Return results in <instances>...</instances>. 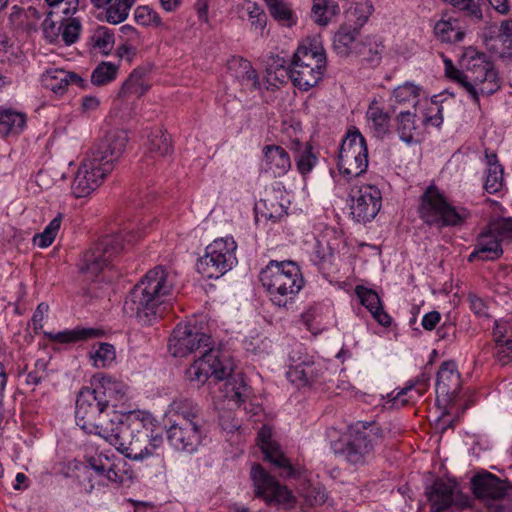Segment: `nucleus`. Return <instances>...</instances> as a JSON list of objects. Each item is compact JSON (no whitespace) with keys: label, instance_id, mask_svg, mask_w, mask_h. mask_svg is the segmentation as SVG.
I'll return each instance as SVG.
<instances>
[{"label":"nucleus","instance_id":"nucleus-1","mask_svg":"<svg viewBox=\"0 0 512 512\" xmlns=\"http://www.w3.org/2000/svg\"><path fill=\"white\" fill-rule=\"evenodd\" d=\"M169 351L174 357H185L198 352L200 357L187 369L186 376L191 382L204 384L210 377L225 380V397L236 404L248 398V387L240 373H233L234 364L229 355L212 347L211 336L200 332L191 324L179 323L169 338Z\"/></svg>","mask_w":512,"mask_h":512},{"label":"nucleus","instance_id":"nucleus-2","mask_svg":"<svg viewBox=\"0 0 512 512\" xmlns=\"http://www.w3.org/2000/svg\"><path fill=\"white\" fill-rule=\"evenodd\" d=\"M175 275L162 266L149 270L127 294L123 311L142 325H151L163 314V304L173 294Z\"/></svg>","mask_w":512,"mask_h":512},{"label":"nucleus","instance_id":"nucleus-3","mask_svg":"<svg viewBox=\"0 0 512 512\" xmlns=\"http://www.w3.org/2000/svg\"><path fill=\"white\" fill-rule=\"evenodd\" d=\"M175 275L162 266L149 270L127 294L123 311L142 325H151L163 314V304L173 294Z\"/></svg>","mask_w":512,"mask_h":512},{"label":"nucleus","instance_id":"nucleus-4","mask_svg":"<svg viewBox=\"0 0 512 512\" xmlns=\"http://www.w3.org/2000/svg\"><path fill=\"white\" fill-rule=\"evenodd\" d=\"M128 413L108 410L91 387H83L76 399V424L86 433L95 434L111 445L119 438L127 440L131 426H123Z\"/></svg>","mask_w":512,"mask_h":512},{"label":"nucleus","instance_id":"nucleus-5","mask_svg":"<svg viewBox=\"0 0 512 512\" xmlns=\"http://www.w3.org/2000/svg\"><path fill=\"white\" fill-rule=\"evenodd\" d=\"M259 279L273 304L279 307H285L304 285L300 268L293 261H269Z\"/></svg>","mask_w":512,"mask_h":512},{"label":"nucleus","instance_id":"nucleus-6","mask_svg":"<svg viewBox=\"0 0 512 512\" xmlns=\"http://www.w3.org/2000/svg\"><path fill=\"white\" fill-rule=\"evenodd\" d=\"M152 421L153 417L148 412H129L123 426H131L129 429L130 435L127 436L125 441L119 438L117 443H113L112 446L132 460H143L153 456L162 445L163 438L156 436L149 439L145 427L147 424H152Z\"/></svg>","mask_w":512,"mask_h":512},{"label":"nucleus","instance_id":"nucleus-7","mask_svg":"<svg viewBox=\"0 0 512 512\" xmlns=\"http://www.w3.org/2000/svg\"><path fill=\"white\" fill-rule=\"evenodd\" d=\"M382 438L383 430L376 422L359 421L349 427L339 453L349 464L363 466L374 458Z\"/></svg>","mask_w":512,"mask_h":512},{"label":"nucleus","instance_id":"nucleus-8","mask_svg":"<svg viewBox=\"0 0 512 512\" xmlns=\"http://www.w3.org/2000/svg\"><path fill=\"white\" fill-rule=\"evenodd\" d=\"M139 237L133 232L103 236L83 254L79 263L80 272L89 278L98 276Z\"/></svg>","mask_w":512,"mask_h":512},{"label":"nucleus","instance_id":"nucleus-9","mask_svg":"<svg viewBox=\"0 0 512 512\" xmlns=\"http://www.w3.org/2000/svg\"><path fill=\"white\" fill-rule=\"evenodd\" d=\"M420 218L429 226L437 228L462 225L471 213L464 207L451 205L435 186H429L420 197Z\"/></svg>","mask_w":512,"mask_h":512},{"label":"nucleus","instance_id":"nucleus-10","mask_svg":"<svg viewBox=\"0 0 512 512\" xmlns=\"http://www.w3.org/2000/svg\"><path fill=\"white\" fill-rule=\"evenodd\" d=\"M475 497L483 502L488 512H512V483L495 474L483 471L471 478Z\"/></svg>","mask_w":512,"mask_h":512},{"label":"nucleus","instance_id":"nucleus-11","mask_svg":"<svg viewBox=\"0 0 512 512\" xmlns=\"http://www.w3.org/2000/svg\"><path fill=\"white\" fill-rule=\"evenodd\" d=\"M236 250L237 244L232 237L215 239L199 258L197 271L207 278L218 279L236 265Z\"/></svg>","mask_w":512,"mask_h":512},{"label":"nucleus","instance_id":"nucleus-12","mask_svg":"<svg viewBox=\"0 0 512 512\" xmlns=\"http://www.w3.org/2000/svg\"><path fill=\"white\" fill-rule=\"evenodd\" d=\"M465 90L479 105V94L491 95L500 88L498 73L484 53L471 57L466 66Z\"/></svg>","mask_w":512,"mask_h":512},{"label":"nucleus","instance_id":"nucleus-13","mask_svg":"<svg viewBox=\"0 0 512 512\" xmlns=\"http://www.w3.org/2000/svg\"><path fill=\"white\" fill-rule=\"evenodd\" d=\"M368 167V149L366 140L359 130H350L339 152L338 169L347 178L363 174Z\"/></svg>","mask_w":512,"mask_h":512},{"label":"nucleus","instance_id":"nucleus-14","mask_svg":"<svg viewBox=\"0 0 512 512\" xmlns=\"http://www.w3.org/2000/svg\"><path fill=\"white\" fill-rule=\"evenodd\" d=\"M431 512H453L470 505L469 497L463 494L455 481L437 478L426 488Z\"/></svg>","mask_w":512,"mask_h":512},{"label":"nucleus","instance_id":"nucleus-15","mask_svg":"<svg viewBox=\"0 0 512 512\" xmlns=\"http://www.w3.org/2000/svg\"><path fill=\"white\" fill-rule=\"evenodd\" d=\"M250 476L253 481L255 494L268 504L283 505L286 508L294 506L296 500L292 492L281 485L260 464L251 467Z\"/></svg>","mask_w":512,"mask_h":512},{"label":"nucleus","instance_id":"nucleus-16","mask_svg":"<svg viewBox=\"0 0 512 512\" xmlns=\"http://www.w3.org/2000/svg\"><path fill=\"white\" fill-rule=\"evenodd\" d=\"M111 172L110 164L106 163L105 166V164L99 163L98 159L86 154L73 179L71 185L72 194L76 198L90 195Z\"/></svg>","mask_w":512,"mask_h":512},{"label":"nucleus","instance_id":"nucleus-17","mask_svg":"<svg viewBox=\"0 0 512 512\" xmlns=\"http://www.w3.org/2000/svg\"><path fill=\"white\" fill-rule=\"evenodd\" d=\"M351 215L357 222H368L376 217L382 206V195L378 187L363 184L351 190Z\"/></svg>","mask_w":512,"mask_h":512},{"label":"nucleus","instance_id":"nucleus-18","mask_svg":"<svg viewBox=\"0 0 512 512\" xmlns=\"http://www.w3.org/2000/svg\"><path fill=\"white\" fill-rule=\"evenodd\" d=\"M323 367L314 361V357L301 351H293L290 355V366L287 371L288 380L298 388L311 386L320 382Z\"/></svg>","mask_w":512,"mask_h":512},{"label":"nucleus","instance_id":"nucleus-19","mask_svg":"<svg viewBox=\"0 0 512 512\" xmlns=\"http://www.w3.org/2000/svg\"><path fill=\"white\" fill-rule=\"evenodd\" d=\"M167 440L170 446L179 452L195 453L206 437L204 423H181V425H169Z\"/></svg>","mask_w":512,"mask_h":512},{"label":"nucleus","instance_id":"nucleus-20","mask_svg":"<svg viewBox=\"0 0 512 512\" xmlns=\"http://www.w3.org/2000/svg\"><path fill=\"white\" fill-rule=\"evenodd\" d=\"M128 142L127 132L124 130H111L100 139L87 153L90 157L99 160V163L110 164L111 171L115 163L123 155Z\"/></svg>","mask_w":512,"mask_h":512},{"label":"nucleus","instance_id":"nucleus-21","mask_svg":"<svg viewBox=\"0 0 512 512\" xmlns=\"http://www.w3.org/2000/svg\"><path fill=\"white\" fill-rule=\"evenodd\" d=\"M90 387L108 410H117L120 403L127 398L128 387L120 380L103 374L92 377Z\"/></svg>","mask_w":512,"mask_h":512},{"label":"nucleus","instance_id":"nucleus-22","mask_svg":"<svg viewBox=\"0 0 512 512\" xmlns=\"http://www.w3.org/2000/svg\"><path fill=\"white\" fill-rule=\"evenodd\" d=\"M272 431L268 426H263L258 432V445L265 459L281 470L280 475L285 478H294L298 471L280 450L279 445L271 438Z\"/></svg>","mask_w":512,"mask_h":512},{"label":"nucleus","instance_id":"nucleus-23","mask_svg":"<svg viewBox=\"0 0 512 512\" xmlns=\"http://www.w3.org/2000/svg\"><path fill=\"white\" fill-rule=\"evenodd\" d=\"M460 388L461 378L456 364L452 361L442 363L435 384L437 398L451 401L458 395Z\"/></svg>","mask_w":512,"mask_h":512},{"label":"nucleus","instance_id":"nucleus-24","mask_svg":"<svg viewBox=\"0 0 512 512\" xmlns=\"http://www.w3.org/2000/svg\"><path fill=\"white\" fill-rule=\"evenodd\" d=\"M167 417L170 425H181V423L192 422L196 424L203 423L200 407L188 398L173 400L169 405Z\"/></svg>","mask_w":512,"mask_h":512},{"label":"nucleus","instance_id":"nucleus-25","mask_svg":"<svg viewBox=\"0 0 512 512\" xmlns=\"http://www.w3.org/2000/svg\"><path fill=\"white\" fill-rule=\"evenodd\" d=\"M360 29L351 25H343L335 34L333 47L340 56L354 54H364L366 43L360 41Z\"/></svg>","mask_w":512,"mask_h":512},{"label":"nucleus","instance_id":"nucleus-26","mask_svg":"<svg viewBox=\"0 0 512 512\" xmlns=\"http://www.w3.org/2000/svg\"><path fill=\"white\" fill-rule=\"evenodd\" d=\"M262 167L274 177L284 176L291 168L288 152L279 145H266L262 149Z\"/></svg>","mask_w":512,"mask_h":512},{"label":"nucleus","instance_id":"nucleus-27","mask_svg":"<svg viewBox=\"0 0 512 512\" xmlns=\"http://www.w3.org/2000/svg\"><path fill=\"white\" fill-rule=\"evenodd\" d=\"M42 81L46 88L59 95L64 94L69 85H76L80 88H85L87 85L81 76L63 69L47 70L43 74Z\"/></svg>","mask_w":512,"mask_h":512},{"label":"nucleus","instance_id":"nucleus-28","mask_svg":"<svg viewBox=\"0 0 512 512\" xmlns=\"http://www.w3.org/2000/svg\"><path fill=\"white\" fill-rule=\"evenodd\" d=\"M493 337L495 341L494 357L502 365H508L512 362V328L508 322L495 321L493 328Z\"/></svg>","mask_w":512,"mask_h":512},{"label":"nucleus","instance_id":"nucleus-29","mask_svg":"<svg viewBox=\"0 0 512 512\" xmlns=\"http://www.w3.org/2000/svg\"><path fill=\"white\" fill-rule=\"evenodd\" d=\"M430 379L431 374L423 371L414 381H409L404 388L392 397L390 407L400 408L422 397L429 388Z\"/></svg>","mask_w":512,"mask_h":512},{"label":"nucleus","instance_id":"nucleus-30","mask_svg":"<svg viewBox=\"0 0 512 512\" xmlns=\"http://www.w3.org/2000/svg\"><path fill=\"white\" fill-rule=\"evenodd\" d=\"M502 254L501 243L486 229L478 235L475 248L469 255L468 261H494L500 258Z\"/></svg>","mask_w":512,"mask_h":512},{"label":"nucleus","instance_id":"nucleus-31","mask_svg":"<svg viewBox=\"0 0 512 512\" xmlns=\"http://www.w3.org/2000/svg\"><path fill=\"white\" fill-rule=\"evenodd\" d=\"M325 70L300 65L291 62L288 74L294 86L303 91H308L321 80Z\"/></svg>","mask_w":512,"mask_h":512},{"label":"nucleus","instance_id":"nucleus-32","mask_svg":"<svg viewBox=\"0 0 512 512\" xmlns=\"http://www.w3.org/2000/svg\"><path fill=\"white\" fill-rule=\"evenodd\" d=\"M228 70L244 89L255 90L259 88V81L252 64L241 57H234L228 62Z\"/></svg>","mask_w":512,"mask_h":512},{"label":"nucleus","instance_id":"nucleus-33","mask_svg":"<svg viewBox=\"0 0 512 512\" xmlns=\"http://www.w3.org/2000/svg\"><path fill=\"white\" fill-rule=\"evenodd\" d=\"M293 63L300 65L307 64L309 67L326 69V55L323 47L317 42L303 43L294 53Z\"/></svg>","mask_w":512,"mask_h":512},{"label":"nucleus","instance_id":"nucleus-34","mask_svg":"<svg viewBox=\"0 0 512 512\" xmlns=\"http://www.w3.org/2000/svg\"><path fill=\"white\" fill-rule=\"evenodd\" d=\"M360 303L365 306L373 318L382 326H389L391 317L384 311L378 294L369 288L358 285L355 288Z\"/></svg>","mask_w":512,"mask_h":512},{"label":"nucleus","instance_id":"nucleus-35","mask_svg":"<svg viewBox=\"0 0 512 512\" xmlns=\"http://www.w3.org/2000/svg\"><path fill=\"white\" fill-rule=\"evenodd\" d=\"M26 114L12 108H0V136L19 135L26 126Z\"/></svg>","mask_w":512,"mask_h":512},{"label":"nucleus","instance_id":"nucleus-36","mask_svg":"<svg viewBox=\"0 0 512 512\" xmlns=\"http://www.w3.org/2000/svg\"><path fill=\"white\" fill-rule=\"evenodd\" d=\"M485 158L488 167L486 170L484 188L489 194H494L499 192L503 187L504 169L503 166L499 163L495 153H488V151H486Z\"/></svg>","mask_w":512,"mask_h":512},{"label":"nucleus","instance_id":"nucleus-37","mask_svg":"<svg viewBox=\"0 0 512 512\" xmlns=\"http://www.w3.org/2000/svg\"><path fill=\"white\" fill-rule=\"evenodd\" d=\"M395 130L400 140L407 144L416 141L419 126L416 124V114L411 111H401L395 117Z\"/></svg>","mask_w":512,"mask_h":512},{"label":"nucleus","instance_id":"nucleus-38","mask_svg":"<svg viewBox=\"0 0 512 512\" xmlns=\"http://www.w3.org/2000/svg\"><path fill=\"white\" fill-rule=\"evenodd\" d=\"M366 115L368 121L371 122L374 134L378 138H383L390 132V116L377 101H373L369 105Z\"/></svg>","mask_w":512,"mask_h":512},{"label":"nucleus","instance_id":"nucleus-39","mask_svg":"<svg viewBox=\"0 0 512 512\" xmlns=\"http://www.w3.org/2000/svg\"><path fill=\"white\" fill-rule=\"evenodd\" d=\"M434 33L441 42L457 43L463 40L464 31L457 19L439 20L434 27Z\"/></svg>","mask_w":512,"mask_h":512},{"label":"nucleus","instance_id":"nucleus-40","mask_svg":"<svg viewBox=\"0 0 512 512\" xmlns=\"http://www.w3.org/2000/svg\"><path fill=\"white\" fill-rule=\"evenodd\" d=\"M148 151L147 160L168 155L171 151L170 136L160 128L153 130L148 136Z\"/></svg>","mask_w":512,"mask_h":512},{"label":"nucleus","instance_id":"nucleus-41","mask_svg":"<svg viewBox=\"0 0 512 512\" xmlns=\"http://www.w3.org/2000/svg\"><path fill=\"white\" fill-rule=\"evenodd\" d=\"M270 15L281 25L291 27L296 24V18L291 5L286 0H264Z\"/></svg>","mask_w":512,"mask_h":512},{"label":"nucleus","instance_id":"nucleus-42","mask_svg":"<svg viewBox=\"0 0 512 512\" xmlns=\"http://www.w3.org/2000/svg\"><path fill=\"white\" fill-rule=\"evenodd\" d=\"M148 88L149 85L145 80V71L138 68L134 69L127 80L123 83L120 95H135L140 97L148 90Z\"/></svg>","mask_w":512,"mask_h":512},{"label":"nucleus","instance_id":"nucleus-43","mask_svg":"<svg viewBox=\"0 0 512 512\" xmlns=\"http://www.w3.org/2000/svg\"><path fill=\"white\" fill-rule=\"evenodd\" d=\"M339 11V5L334 0H314L311 17L317 24L327 25Z\"/></svg>","mask_w":512,"mask_h":512},{"label":"nucleus","instance_id":"nucleus-44","mask_svg":"<svg viewBox=\"0 0 512 512\" xmlns=\"http://www.w3.org/2000/svg\"><path fill=\"white\" fill-rule=\"evenodd\" d=\"M495 42L500 46L497 47L500 58L512 56V19H506L500 23Z\"/></svg>","mask_w":512,"mask_h":512},{"label":"nucleus","instance_id":"nucleus-45","mask_svg":"<svg viewBox=\"0 0 512 512\" xmlns=\"http://www.w3.org/2000/svg\"><path fill=\"white\" fill-rule=\"evenodd\" d=\"M116 357L115 348L109 343H98L90 351V358L94 366L104 368L109 366Z\"/></svg>","mask_w":512,"mask_h":512},{"label":"nucleus","instance_id":"nucleus-46","mask_svg":"<svg viewBox=\"0 0 512 512\" xmlns=\"http://www.w3.org/2000/svg\"><path fill=\"white\" fill-rule=\"evenodd\" d=\"M101 333V330L94 328H75L73 330L58 332L53 339L61 343H73L99 337Z\"/></svg>","mask_w":512,"mask_h":512},{"label":"nucleus","instance_id":"nucleus-47","mask_svg":"<svg viewBox=\"0 0 512 512\" xmlns=\"http://www.w3.org/2000/svg\"><path fill=\"white\" fill-rule=\"evenodd\" d=\"M135 0H116L106 9V20L111 24L125 21Z\"/></svg>","mask_w":512,"mask_h":512},{"label":"nucleus","instance_id":"nucleus-48","mask_svg":"<svg viewBox=\"0 0 512 512\" xmlns=\"http://www.w3.org/2000/svg\"><path fill=\"white\" fill-rule=\"evenodd\" d=\"M296 166L300 174L306 175L317 163V157L312 152V147L309 144H301L296 151L295 156Z\"/></svg>","mask_w":512,"mask_h":512},{"label":"nucleus","instance_id":"nucleus-49","mask_svg":"<svg viewBox=\"0 0 512 512\" xmlns=\"http://www.w3.org/2000/svg\"><path fill=\"white\" fill-rule=\"evenodd\" d=\"M62 214H58L53 218L50 223L45 227L42 233L36 234L33 238L34 244L40 248H46L54 241L62 222Z\"/></svg>","mask_w":512,"mask_h":512},{"label":"nucleus","instance_id":"nucleus-50","mask_svg":"<svg viewBox=\"0 0 512 512\" xmlns=\"http://www.w3.org/2000/svg\"><path fill=\"white\" fill-rule=\"evenodd\" d=\"M118 67L110 62L100 63L91 74V82L96 86H103L116 78Z\"/></svg>","mask_w":512,"mask_h":512},{"label":"nucleus","instance_id":"nucleus-51","mask_svg":"<svg viewBox=\"0 0 512 512\" xmlns=\"http://www.w3.org/2000/svg\"><path fill=\"white\" fill-rule=\"evenodd\" d=\"M242 8L249 16L252 29L262 35L267 23V16L263 9H261L255 2L251 1L245 2Z\"/></svg>","mask_w":512,"mask_h":512},{"label":"nucleus","instance_id":"nucleus-52","mask_svg":"<svg viewBox=\"0 0 512 512\" xmlns=\"http://www.w3.org/2000/svg\"><path fill=\"white\" fill-rule=\"evenodd\" d=\"M487 230L501 243L512 242V217L492 221Z\"/></svg>","mask_w":512,"mask_h":512},{"label":"nucleus","instance_id":"nucleus-53","mask_svg":"<svg viewBox=\"0 0 512 512\" xmlns=\"http://www.w3.org/2000/svg\"><path fill=\"white\" fill-rule=\"evenodd\" d=\"M421 88L412 82H406L393 90V97L396 103H416Z\"/></svg>","mask_w":512,"mask_h":512},{"label":"nucleus","instance_id":"nucleus-54","mask_svg":"<svg viewBox=\"0 0 512 512\" xmlns=\"http://www.w3.org/2000/svg\"><path fill=\"white\" fill-rule=\"evenodd\" d=\"M333 255V249L328 242L324 243L321 240H316L311 254V261L319 267H324L325 264L331 263Z\"/></svg>","mask_w":512,"mask_h":512},{"label":"nucleus","instance_id":"nucleus-55","mask_svg":"<svg viewBox=\"0 0 512 512\" xmlns=\"http://www.w3.org/2000/svg\"><path fill=\"white\" fill-rule=\"evenodd\" d=\"M95 47L99 48L104 54H108L114 46V34L108 28L99 27L93 36Z\"/></svg>","mask_w":512,"mask_h":512},{"label":"nucleus","instance_id":"nucleus-56","mask_svg":"<svg viewBox=\"0 0 512 512\" xmlns=\"http://www.w3.org/2000/svg\"><path fill=\"white\" fill-rule=\"evenodd\" d=\"M81 28V23L77 18H70L62 23L61 40L65 45H72L78 40Z\"/></svg>","mask_w":512,"mask_h":512},{"label":"nucleus","instance_id":"nucleus-57","mask_svg":"<svg viewBox=\"0 0 512 512\" xmlns=\"http://www.w3.org/2000/svg\"><path fill=\"white\" fill-rule=\"evenodd\" d=\"M135 21L142 26L161 24V18L152 8L149 6H138L134 12Z\"/></svg>","mask_w":512,"mask_h":512},{"label":"nucleus","instance_id":"nucleus-58","mask_svg":"<svg viewBox=\"0 0 512 512\" xmlns=\"http://www.w3.org/2000/svg\"><path fill=\"white\" fill-rule=\"evenodd\" d=\"M306 503L310 506H319L326 502V489L321 485H309L303 493Z\"/></svg>","mask_w":512,"mask_h":512},{"label":"nucleus","instance_id":"nucleus-59","mask_svg":"<svg viewBox=\"0 0 512 512\" xmlns=\"http://www.w3.org/2000/svg\"><path fill=\"white\" fill-rule=\"evenodd\" d=\"M43 34L45 39L51 44H57L61 39L62 24L57 25L51 17V13L44 19L42 23Z\"/></svg>","mask_w":512,"mask_h":512},{"label":"nucleus","instance_id":"nucleus-60","mask_svg":"<svg viewBox=\"0 0 512 512\" xmlns=\"http://www.w3.org/2000/svg\"><path fill=\"white\" fill-rule=\"evenodd\" d=\"M110 464V459L102 453L96 454L87 460V467L91 468L98 476L102 477H105Z\"/></svg>","mask_w":512,"mask_h":512},{"label":"nucleus","instance_id":"nucleus-61","mask_svg":"<svg viewBox=\"0 0 512 512\" xmlns=\"http://www.w3.org/2000/svg\"><path fill=\"white\" fill-rule=\"evenodd\" d=\"M264 206L266 211L263 215L267 219H271L273 221L279 220L284 214H286V210L284 206L279 203L277 200H264Z\"/></svg>","mask_w":512,"mask_h":512},{"label":"nucleus","instance_id":"nucleus-62","mask_svg":"<svg viewBox=\"0 0 512 512\" xmlns=\"http://www.w3.org/2000/svg\"><path fill=\"white\" fill-rule=\"evenodd\" d=\"M444 66H445V75L449 79L454 80L455 82L459 83L465 89L466 70L462 71V70L457 69L453 65V62L448 58L444 59Z\"/></svg>","mask_w":512,"mask_h":512},{"label":"nucleus","instance_id":"nucleus-63","mask_svg":"<svg viewBox=\"0 0 512 512\" xmlns=\"http://www.w3.org/2000/svg\"><path fill=\"white\" fill-rule=\"evenodd\" d=\"M459 10L467 12L468 15L481 18V10L474 0H445Z\"/></svg>","mask_w":512,"mask_h":512},{"label":"nucleus","instance_id":"nucleus-64","mask_svg":"<svg viewBox=\"0 0 512 512\" xmlns=\"http://www.w3.org/2000/svg\"><path fill=\"white\" fill-rule=\"evenodd\" d=\"M383 46L379 43H366V48L364 49V54H361L363 58L371 63L375 64L378 63L381 59V55L383 52Z\"/></svg>","mask_w":512,"mask_h":512}]
</instances>
